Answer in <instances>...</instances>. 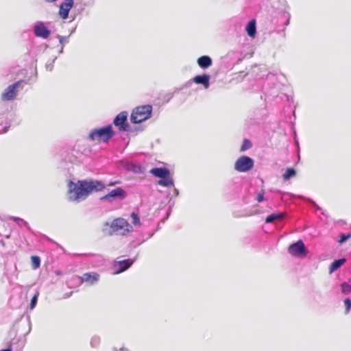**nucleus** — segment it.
<instances>
[{
	"label": "nucleus",
	"mask_w": 351,
	"mask_h": 351,
	"mask_svg": "<svg viewBox=\"0 0 351 351\" xmlns=\"http://www.w3.org/2000/svg\"><path fill=\"white\" fill-rule=\"evenodd\" d=\"M169 215H170V210H169V212L167 213V218L169 216Z\"/></svg>",
	"instance_id": "50"
},
{
	"label": "nucleus",
	"mask_w": 351,
	"mask_h": 351,
	"mask_svg": "<svg viewBox=\"0 0 351 351\" xmlns=\"http://www.w3.org/2000/svg\"><path fill=\"white\" fill-rule=\"evenodd\" d=\"M306 202L310 204L313 207H314L315 208L316 210H321L322 208L319 206V205H317L316 204V202L315 201H313L312 199L311 198H307L306 199Z\"/></svg>",
	"instance_id": "33"
},
{
	"label": "nucleus",
	"mask_w": 351,
	"mask_h": 351,
	"mask_svg": "<svg viewBox=\"0 0 351 351\" xmlns=\"http://www.w3.org/2000/svg\"><path fill=\"white\" fill-rule=\"evenodd\" d=\"M264 194H265V191L264 190H262L261 192H259L257 195V197H256V200L258 202H263L265 199V197H264Z\"/></svg>",
	"instance_id": "35"
},
{
	"label": "nucleus",
	"mask_w": 351,
	"mask_h": 351,
	"mask_svg": "<svg viewBox=\"0 0 351 351\" xmlns=\"http://www.w3.org/2000/svg\"><path fill=\"white\" fill-rule=\"evenodd\" d=\"M63 50H64V47H63V46H62V47H61V49H60V52H59V53H63Z\"/></svg>",
	"instance_id": "46"
},
{
	"label": "nucleus",
	"mask_w": 351,
	"mask_h": 351,
	"mask_svg": "<svg viewBox=\"0 0 351 351\" xmlns=\"http://www.w3.org/2000/svg\"><path fill=\"white\" fill-rule=\"evenodd\" d=\"M39 292L37 291L31 299L29 308L33 309L37 304Z\"/></svg>",
	"instance_id": "26"
},
{
	"label": "nucleus",
	"mask_w": 351,
	"mask_h": 351,
	"mask_svg": "<svg viewBox=\"0 0 351 351\" xmlns=\"http://www.w3.org/2000/svg\"><path fill=\"white\" fill-rule=\"evenodd\" d=\"M119 183H120V181H114V182L111 181V182H110L108 184V186H114V185L118 184Z\"/></svg>",
	"instance_id": "37"
},
{
	"label": "nucleus",
	"mask_w": 351,
	"mask_h": 351,
	"mask_svg": "<svg viewBox=\"0 0 351 351\" xmlns=\"http://www.w3.org/2000/svg\"><path fill=\"white\" fill-rule=\"evenodd\" d=\"M55 274H56V275H58H58H60V274H62V272H61V271H60V270H56V271H55Z\"/></svg>",
	"instance_id": "45"
},
{
	"label": "nucleus",
	"mask_w": 351,
	"mask_h": 351,
	"mask_svg": "<svg viewBox=\"0 0 351 351\" xmlns=\"http://www.w3.org/2000/svg\"><path fill=\"white\" fill-rule=\"evenodd\" d=\"M340 287H341V292L343 294L347 295V294L351 293V278L349 279L348 282H342L340 285Z\"/></svg>",
	"instance_id": "23"
},
{
	"label": "nucleus",
	"mask_w": 351,
	"mask_h": 351,
	"mask_svg": "<svg viewBox=\"0 0 351 351\" xmlns=\"http://www.w3.org/2000/svg\"><path fill=\"white\" fill-rule=\"evenodd\" d=\"M128 113L123 111L118 114L113 119L114 125L121 132H132V128L128 122Z\"/></svg>",
	"instance_id": "9"
},
{
	"label": "nucleus",
	"mask_w": 351,
	"mask_h": 351,
	"mask_svg": "<svg viewBox=\"0 0 351 351\" xmlns=\"http://www.w3.org/2000/svg\"><path fill=\"white\" fill-rule=\"evenodd\" d=\"M69 199L71 202H80L85 200L87 197L94 193L100 192L106 189V185L101 180H82L76 183L70 180L68 183Z\"/></svg>",
	"instance_id": "1"
},
{
	"label": "nucleus",
	"mask_w": 351,
	"mask_h": 351,
	"mask_svg": "<svg viewBox=\"0 0 351 351\" xmlns=\"http://www.w3.org/2000/svg\"><path fill=\"white\" fill-rule=\"evenodd\" d=\"M32 266L34 269L38 268L40 265V258L39 256L34 255L31 257Z\"/></svg>",
	"instance_id": "24"
},
{
	"label": "nucleus",
	"mask_w": 351,
	"mask_h": 351,
	"mask_svg": "<svg viewBox=\"0 0 351 351\" xmlns=\"http://www.w3.org/2000/svg\"><path fill=\"white\" fill-rule=\"evenodd\" d=\"M149 173L154 177L159 178L158 185L163 187L174 186V180L168 168L165 167H154L150 169Z\"/></svg>",
	"instance_id": "4"
},
{
	"label": "nucleus",
	"mask_w": 351,
	"mask_h": 351,
	"mask_svg": "<svg viewBox=\"0 0 351 351\" xmlns=\"http://www.w3.org/2000/svg\"><path fill=\"white\" fill-rule=\"evenodd\" d=\"M114 135L115 132L112 125L108 124L92 130L88 136V138L92 141H97L102 143H108Z\"/></svg>",
	"instance_id": "3"
},
{
	"label": "nucleus",
	"mask_w": 351,
	"mask_h": 351,
	"mask_svg": "<svg viewBox=\"0 0 351 351\" xmlns=\"http://www.w3.org/2000/svg\"><path fill=\"white\" fill-rule=\"evenodd\" d=\"M11 219H12L14 221H15L19 226L21 225H23L29 232H33L32 228L29 227L28 223L23 219L22 218L18 217H12Z\"/></svg>",
	"instance_id": "22"
},
{
	"label": "nucleus",
	"mask_w": 351,
	"mask_h": 351,
	"mask_svg": "<svg viewBox=\"0 0 351 351\" xmlns=\"http://www.w3.org/2000/svg\"><path fill=\"white\" fill-rule=\"evenodd\" d=\"M58 0H45V1H46L47 3H53V2H56Z\"/></svg>",
	"instance_id": "43"
},
{
	"label": "nucleus",
	"mask_w": 351,
	"mask_h": 351,
	"mask_svg": "<svg viewBox=\"0 0 351 351\" xmlns=\"http://www.w3.org/2000/svg\"><path fill=\"white\" fill-rule=\"evenodd\" d=\"M44 237H45L47 240H48V241H52V240H51V239H49L47 236H45H45H44Z\"/></svg>",
	"instance_id": "47"
},
{
	"label": "nucleus",
	"mask_w": 351,
	"mask_h": 351,
	"mask_svg": "<svg viewBox=\"0 0 351 351\" xmlns=\"http://www.w3.org/2000/svg\"><path fill=\"white\" fill-rule=\"evenodd\" d=\"M347 261L346 258L335 259L329 266V274H331L339 269Z\"/></svg>",
	"instance_id": "18"
},
{
	"label": "nucleus",
	"mask_w": 351,
	"mask_h": 351,
	"mask_svg": "<svg viewBox=\"0 0 351 351\" xmlns=\"http://www.w3.org/2000/svg\"><path fill=\"white\" fill-rule=\"evenodd\" d=\"M286 216L287 213L285 212L274 213L267 216L265 221L266 223H273L276 219L285 218Z\"/></svg>",
	"instance_id": "20"
},
{
	"label": "nucleus",
	"mask_w": 351,
	"mask_h": 351,
	"mask_svg": "<svg viewBox=\"0 0 351 351\" xmlns=\"http://www.w3.org/2000/svg\"><path fill=\"white\" fill-rule=\"evenodd\" d=\"M0 243H1V244L3 246H4V245H5V243H4V241H3V240H1V241H0Z\"/></svg>",
	"instance_id": "48"
},
{
	"label": "nucleus",
	"mask_w": 351,
	"mask_h": 351,
	"mask_svg": "<svg viewBox=\"0 0 351 351\" xmlns=\"http://www.w3.org/2000/svg\"><path fill=\"white\" fill-rule=\"evenodd\" d=\"M69 37V36H60V35H57V38L59 39L60 43L62 44L63 47L65 43H68Z\"/></svg>",
	"instance_id": "34"
},
{
	"label": "nucleus",
	"mask_w": 351,
	"mask_h": 351,
	"mask_svg": "<svg viewBox=\"0 0 351 351\" xmlns=\"http://www.w3.org/2000/svg\"><path fill=\"white\" fill-rule=\"evenodd\" d=\"M123 166L127 171L134 173L141 174L145 171V167L143 165L132 161H125Z\"/></svg>",
	"instance_id": "14"
},
{
	"label": "nucleus",
	"mask_w": 351,
	"mask_h": 351,
	"mask_svg": "<svg viewBox=\"0 0 351 351\" xmlns=\"http://www.w3.org/2000/svg\"><path fill=\"white\" fill-rule=\"evenodd\" d=\"M173 194L175 195V196H178L179 195V191L178 189L176 188H174L173 189Z\"/></svg>",
	"instance_id": "41"
},
{
	"label": "nucleus",
	"mask_w": 351,
	"mask_h": 351,
	"mask_svg": "<svg viewBox=\"0 0 351 351\" xmlns=\"http://www.w3.org/2000/svg\"><path fill=\"white\" fill-rule=\"evenodd\" d=\"M296 176V171L293 167H289L282 175L283 180L287 181Z\"/></svg>",
	"instance_id": "21"
},
{
	"label": "nucleus",
	"mask_w": 351,
	"mask_h": 351,
	"mask_svg": "<svg viewBox=\"0 0 351 351\" xmlns=\"http://www.w3.org/2000/svg\"><path fill=\"white\" fill-rule=\"evenodd\" d=\"M24 82V80H19L8 86L1 95V99L3 101L13 100L16 96L19 86Z\"/></svg>",
	"instance_id": "10"
},
{
	"label": "nucleus",
	"mask_w": 351,
	"mask_h": 351,
	"mask_svg": "<svg viewBox=\"0 0 351 351\" xmlns=\"http://www.w3.org/2000/svg\"><path fill=\"white\" fill-rule=\"evenodd\" d=\"M245 31L247 32V34L252 38H254L256 34V21L254 19H252L250 21L246 27H245Z\"/></svg>",
	"instance_id": "19"
},
{
	"label": "nucleus",
	"mask_w": 351,
	"mask_h": 351,
	"mask_svg": "<svg viewBox=\"0 0 351 351\" xmlns=\"http://www.w3.org/2000/svg\"><path fill=\"white\" fill-rule=\"evenodd\" d=\"M119 351H128V349L123 347L119 350Z\"/></svg>",
	"instance_id": "44"
},
{
	"label": "nucleus",
	"mask_w": 351,
	"mask_h": 351,
	"mask_svg": "<svg viewBox=\"0 0 351 351\" xmlns=\"http://www.w3.org/2000/svg\"><path fill=\"white\" fill-rule=\"evenodd\" d=\"M99 275L97 273H86L80 277L82 282H88L90 285L96 283L99 280Z\"/></svg>",
	"instance_id": "16"
},
{
	"label": "nucleus",
	"mask_w": 351,
	"mask_h": 351,
	"mask_svg": "<svg viewBox=\"0 0 351 351\" xmlns=\"http://www.w3.org/2000/svg\"><path fill=\"white\" fill-rule=\"evenodd\" d=\"M73 0H64L59 6V16L62 19H67L70 10L73 8Z\"/></svg>",
	"instance_id": "13"
},
{
	"label": "nucleus",
	"mask_w": 351,
	"mask_h": 351,
	"mask_svg": "<svg viewBox=\"0 0 351 351\" xmlns=\"http://www.w3.org/2000/svg\"><path fill=\"white\" fill-rule=\"evenodd\" d=\"M210 75L206 73L195 75L193 79L192 82L197 84H201L204 88L207 89L210 86Z\"/></svg>",
	"instance_id": "15"
},
{
	"label": "nucleus",
	"mask_w": 351,
	"mask_h": 351,
	"mask_svg": "<svg viewBox=\"0 0 351 351\" xmlns=\"http://www.w3.org/2000/svg\"><path fill=\"white\" fill-rule=\"evenodd\" d=\"M344 304L346 307L345 313L348 314L349 313L350 309H351V300L350 298H346L344 300Z\"/></svg>",
	"instance_id": "30"
},
{
	"label": "nucleus",
	"mask_w": 351,
	"mask_h": 351,
	"mask_svg": "<svg viewBox=\"0 0 351 351\" xmlns=\"http://www.w3.org/2000/svg\"><path fill=\"white\" fill-rule=\"evenodd\" d=\"M0 351H12V345H9L7 348L2 349Z\"/></svg>",
	"instance_id": "39"
},
{
	"label": "nucleus",
	"mask_w": 351,
	"mask_h": 351,
	"mask_svg": "<svg viewBox=\"0 0 351 351\" xmlns=\"http://www.w3.org/2000/svg\"><path fill=\"white\" fill-rule=\"evenodd\" d=\"M132 226L126 219L122 217L114 219L111 222H105L101 228L104 234L107 236H112L119 231H122L121 234L125 235L127 233L132 232Z\"/></svg>",
	"instance_id": "2"
},
{
	"label": "nucleus",
	"mask_w": 351,
	"mask_h": 351,
	"mask_svg": "<svg viewBox=\"0 0 351 351\" xmlns=\"http://www.w3.org/2000/svg\"><path fill=\"white\" fill-rule=\"evenodd\" d=\"M136 258L134 259L128 258L122 261H114L113 264V274H119L128 270L135 262Z\"/></svg>",
	"instance_id": "12"
},
{
	"label": "nucleus",
	"mask_w": 351,
	"mask_h": 351,
	"mask_svg": "<svg viewBox=\"0 0 351 351\" xmlns=\"http://www.w3.org/2000/svg\"><path fill=\"white\" fill-rule=\"evenodd\" d=\"M254 165V160L247 156H241L234 163V169L238 172H248Z\"/></svg>",
	"instance_id": "8"
},
{
	"label": "nucleus",
	"mask_w": 351,
	"mask_h": 351,
	"mask_svg": "<svg viewBox=\"0 0 351 351\" xmlns=\"http://www.w3.org/2000/svg\"><path fill=\"white\" fill-rule=\"evenodd\" d=\"M112 350H113V351H119V350H118V349H117V348H115V347H114V348H112Z\"/></svg>",
	"instance_id": "49"
},
{
	"label": "nucleus",
	"mask_w": 351,
	"mask_h": 351,
	"mask_svg": "<svg viewBox=\"0 0 351 351\" xmlns=\"http://www.w3.org/2000/svg\"><path fill=\"white\" fill-rule=\"evenodd\" d=\"M276 193H277V194H279V195H290L289 193L282 192V191H280V190H278V191H276Z\"/></svg>",
	"instance_id": "40"
},
{
	"label": "nucleus",
	"mask_w": 351,
	"mask_h": 351,
	"mask_svg": "<svg viewBox=\"0 0 351 351\" xmlns=\"http://www.w3.org/2000/svg\"><path fill=\"white\" fill-rule=\"evenodd\" d=\"M198 66L202 69H206L213 64L212 58L206 55L202 56L197 60Z\"/></svg>",
	"instance_id": "17"
},
{
	"label": "nucleus",
	"mask_w": 351,
	"mask_h": 351,
	"mask_svg": "<svg viewBox=\"0 0 351 351\" xmlns=\"http://www.w3.org/2000/svg\"><path fill=\"white\" fill-rule=\"evenodd\" d=\"M350 238H351V233H342L339 237L338 243L342 244L346 242Z\"/></svg>",
	"instance_id": "28"
},
{
	"label": "nucleus",
	"mask_w": 351,
	"mask_h": 351,
	"mask_svg": "<svg viewBox=\"0 0 351 351\" xmlns=\"http://www.w3.org/2000/svg\"><path fill=\"white\" fill-rule=\"evenodd\" d=\"M90 343L92 348H97L100 343V337L97 335L93 336L90 339Z\"/></svg>",
	"instance_id": "27"
},
{
	"label": "nucleus",
	"mask_w": 351,
	"mask_h": 351,
	"mask_svg": "<svg viewBox=\"0 0 351 351\" xmlns=\"http://www.w3.org/2000/svg\"><path fill=\"white\" fill-rule=\"evenodd\" d=\"M33 31L36 37L43 39H47L51 34V30L47 27L46 23L40 21L34 23Z\"/></svg>",
	"instance_id": "11"
},
{
	"label": "nucleus",
	"mask_w": 351,
	"mask_h": 351,
	"mask_svg": "<svg viewBox=\"0 0 351 351\" xmlns=\"http://www.w3.org/2000/svg\"><path fill=\"white\" fill-rule=\"evenodd\" d=\"M9 128H10V126H7V125H5V126L3 128V133L7 132L8 131V130H9Z\"/></svg>",
	"instance_id": "42"
},
{
	"label": "nucleus",
	"mask_w": 351,
	"mask_h": 351,
	"mask_svg": "<svg viewBox=\"0 0 351 351\" xmlns=\"http://www.w3.org/2000/svg\"><path fill=\"white\" fill-rule=\"evenodd\" d=\"M282 16L286 19V21L284 23L285 26H287L290 23L291 14L289 12L283 11Z\"/></svg>",
	"instance_id": "31"
},
{
	"label": "nucleus",
	"mask_w": 351,
	"mask_h": 351,
	"mask_svg": "<svg viewBox=\"0 0 351 351\" xmlns=\"http://www.w3.org/2000/svg\"><path fill=\"white\" fill-rule=\"evenodd\" d=\"M128 193L125 189L121 187H117L112 189L111 191L106 194L105 195L100 197V200L102 202H107L108 203H112L117 200H123L125 199Z\"/></svg>",
	"instance_id": "7"
},
{
	"label": "nucleus",
	"mask_w": 351,
	"mask_h": 351,
	"mask_svg": "<svg viewBox=\"0 0 351 351\" xmlns=\"http://www.w3.org/2000/svg\"><path fill=\"white\" fill-rule=\"evenodd\" d=\"M143 129L141 127L136 126L133 128H132V132H129L131 134L134 133V134H136L138 132L143 131Z\"/></svg>",
	"instance_id": "36"
},
{
	"label": "nucleus",
	"mask_w": 351,
	"mask_h": 351,
	"mask_svg": "<svg viewBox=\"0 0 351 351\" xmlns=\"http://www.w3.org/2000/svg\"><path fill=\"white\" fill-rule=\"evenodd\" d=\"M152 106L149 104L135 108L131 114L130 121L134 124H138L149 119L152 117Z\"/></svg>",
	"instance_id": "5"
},
{
	"label": "nucleus",
	"mask_w": 351,
	"mask_h": 351,
	"mask_svg": "<svg viewBox=\"0 0 351 351\" xmlns=\"http://www.w3.org/2000/svg\"><path fill=\"white\" fill-rule=\"evenodd\" d=\"M73 293V291H71V292L65 293L63 296V298L66 299V298H70L72 295Z\"/></svg>",
	"instance_id": "38"
},
{
	"label": "nucleus",
	"mask_w": 351,
	"mask_h": 351,
	"mask_svg": "<svg viewBox=\"0 0 351 351\" xmlns=\"http://www.w3.org/2000/svg\"><path fill=\"white\" fill-rule=\"evenodd\" d=\"M288 252L295 257L302 258L307 256L308 250L303 241L300 239L289 246Z\"/></svg>",
	"instance_id": "6"
},
{
	"label": "nucleus",
	"mask_w": 351,
	"mask_h": 351,
	"mask_svg": "<svg viewBox=\"0 0 351 351\" xmlns=\"http://www.w3.org/2000/svg\"><path fill=\"white\" fill-rule=\"evenodd\" d=\"M130 217L132 219V223L134 225L136 226L140 223V217L138 213L132 212L130 215Z\"/></svg>",
	"instance_id": "29"
},
{
	"label": "nucleus",
	"mask_w": 351,
	"mask_h": 351,
	"mask_svg": "<svg viewBox=\"0 0 351 351\" xmlns=\"http://www.w3.org/2000/svg\"><path fill=\"white\" fill-rule=\"evenodd\" d=\"M252 147V142L249 139L245 138L243 141L241 146L240 151L245 152L247 149L251 148Z\"/></svg>",
	"instance_id": "25"
},
{
	"label": "nucleus",
	"mask_w": 351,
	"mask_h": 351,
	"mask_svg": "<svg viewBox=\"0 0 351 351\" xmlns=\"http://www.w3.org/2000/svg\"><path fill=\"white\" fill-rule=\"evenodd\" d=\"M56 59H57V57H55L51 62L48 61L47 62L45 67L47 71H51L53 70V64Z\"/></svg>",
	"instance_id": "32"
},
{
	"label": "nucleus",
	"mask_w": 351,
	"mask_h": 351,
	"mask_svg": "<svg viewBox=\"0 0 351 351\" xmlns=\"http://www.w3.org/2000/svg\"><path fill=\"white\" fill-rule=\"evenodd\" d=\"M191 82H188L186 84H187V85H188V84L189 85V84H191Z\"/></svg>",
	"instance_id": "51"
}]
</instances>
